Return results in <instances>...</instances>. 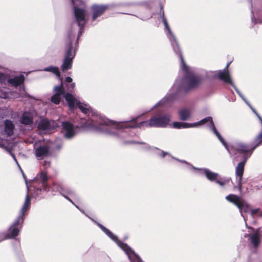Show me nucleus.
I'll return each instance as SVG.
<instances>
[{
    "mask_svg": "<svg viewBox=\"0 0 262 262\" xmlns=\"http://www.w3.org/2000/svg\"><path fill=\"white\" fill-rule=\"evenodd\" d=\"M162 21L165 27V32L171 42L174 51L176 54H179L181 59V68L185 75V77L182 80L181 83L179 82L178 80H177L171 88L172 92L171 94L165 96L159 101L154 107L163 105L174 99L176 94L180 91L183 87L186 86L188 89L194 88L198 86L201 82L200 78L195 75L192 71L190 70L189 67L186 65L182 55L181 54L180 49L176 37L171 32L167 20L164 16L162 17Z\"/></svg>",
    "mask_w": 262,
    "mask_h": 262,
    "instance_id": "1",
    "label": "nucleus"
},
{
    "mask_svg": "<svg viewBox=\"0 0 262 262\" xmlns=\"http://www.w3.org/2000/svg\"><path fill=\"white\" fill-rule=\"evenodd\" d=\"M139 116L133 118L132 119L126 121L117 122L107 119L100 114L94 116L92 118L93 121L90 125L93 127V130L101 132L106 134L115 136L118 137H121L119 134L122 133L123 129L128 128H142V127H150L149 121H142L139 123H135L130 125V123H136Z\"/></svg>",
    "mask_w": 262,
    "mask_h": 262,
    "instance_id": "2",
    "label": "nucleus"
},
{
    "mask_svg": "<svg viewBox=\"0 0 262 262\" xmlns=\"http://www.w3.org/2000/svg\"><path fill=\"white\" fill-rule=\"evenodd\" d=\"M54 91L55 94L51 98L52 102L55 104H59L61 100V96L62 95L71 110L77 106L83 113L89 116L83 126L84 127L93 130V127L90 125L93 122L92 121V118L94 116H97L98 113L94 111L89 104L80 102L79 100L72 94L69 92L66 93L62 84L55 86Z\"/></svg>",
    "mask_w": 262,
    "mask_h": 262,
    "instance_id": "3",
    "label": "nucleus"
},
{
    "mask_svg": "<svg viewBox=\"0 0 262 262\" xmlns=\"http://www.w3.org/2000/svg\"><path fill=\"white\" fill-rule=\"evenodd\" d=\"M28 192L25 198L24 204L20 211L19 214L13 224L10 227V234L5 235L4 239L13 238L15 237L19 233V228L21 227L25 216V212L28 211L31 205V197L29 195V187L27 186Z\"/></svg>",
    "mask_w": 262,
    "mask_h": 262,
    "instance_id": "4",
    "label": "nucleus"
},
{
    "mask_svg": "<svg viewBox=\"0 0 262 262\" xmlns=\"http://www.w3.org/2000/svg\"><path fill=\"white\" fill-rule=\"evenodd\" d=\"M97 224L111 239L114 241L126 253L131 262H142L140 257L128 246L119 241L115 235L103 225L99 223H97Z\"/></svg>",
    "mask_w": 262,
    "mask_h": 262,
    "instance_id": "5",
    "label": "nucleus"
},
{
    "mask_svg": "<svg viewBox=\"0 0 262 262\" xmlns=\"http://www.w3.org/2000/svg\"><path fill=\"white\" fill-rule=\"evenodd\" d=\"M73 5L74 15L78 26L80 27L78 38L82 33V28L85 24V17L87 14L84 3L81 0H71Z\"/></svg>",
    "mask_w": 262,
    "mask_h": 262,
    "instance_id": "6",
    "label": "nucleus"
},
{
    "mask_svg": "<svg viewBox=\"0 0 262 262\" xmlns=\"http://www.w3.org/2000/svg\"><path fill=\"white\" fill-rule=\"evenodd\" d=\"M68 39L66 46L64 57L61 68L63 72L71 69L72 67L73 59L75 56V49H73L72 40L75 38V35L72 33L68 34Z\"/></svg>",
    "mask_w": 262,
    "mask_h": 262,
    "instance_id": "7",
    "label": "nucleus"
},
{
    "mask_svg": "<svg viewBox=\"0 0 262 262\" xmlns=\"http://www.w3.org/2000/svg\"><path fill=\"white\" fill-rule=\"evenodd\" d=\"M262 143V130L257 136L254 141V145L251 147L249 146L246 145L241 142H237L234 145L231 146L230 149L232 150L231 154H236L235 151H239L241 153H246L250 152V155L253 150Z\"/></svg>",
    "mask_w": 262,
    "mask_h": 262,
    "instance_id": "8",
    "label": "nucleus"
},
{
    "mask_svg": "<svg viewBox=\"0 0 262 262\" xmlns=\"http://www.w3.org/2000/svg\"><path fill=\"white\" fill-rule=\"evenodd\" d=\"M48 180L47 173L43 171L38 174L34 179L32 184L35 191V195H38L40 194L42 189L49 191L47 184Z\"/></svg>",
    "mask_w": 262,
    "mask_h": 262,
    "instance_id": "9",
    "label": "nucleus"
},
{
    "mask_svg": "<svg viewBox=\"0 0 262 262\" xmlns=\"http://www.w3.org/2000/svg\"><path fill=\"white\" fill-rule=\"evenodd\" d=\"M194 124H196V127L202 125L203 124H206V126L213 133V134L217 137L220 142L223 144V145L225 147L228 151L231 154L232 150L230 149L231 146H228L225 142L224 139L221 136L220 133L216 130L214 123L212 121V118L211 117H207L205 118H204L198 121L197 122L194 123Z\"/></svg>",
    "mask_w": 262,
    "mask_h": 262,
    "instance_id": "10",
    "label": "nucleus"
},
{
    "mask_svg": "<svg viewBox=\"0 0 262 262\" xmlns=\"http://www.w3.org/2000/svg\"><path fill=\"white\" fill-rule=\"evenodd\" d=\"M226 199L228 201L234 204L238 208L241 215L244 217V220L246 221V219L242 214V211H244L245 212L249 211L250 207L247 202L241 197L232 194H230L226 196Z\"/></svg>",
    "mask_w": 262,
    "mask_h": 262,
    "instance_id": "11",
    "label": "nucleus"
},
{
    "mask_svg": "<svg viewBox=\"0 0 262 262\" xmlns=\"http://www.w3.org/2000/svg\"><path fill=\"white\" fill-rule=\"evenodd\" d=\"M171 115L165 114L160 116H154L149 120L150 127H165L170 121Z\"/></svg>",
    "mask_w": 262,
    "mask_h": 262,
    "instance_id": "12",
    "label": "nucleus"
},
{
    "mask_svg": "<svg viewBox=\"0 0 262 262\" xmlns=\"http://www.w3.org/2000/svg\"><path fill=\"white\" fill-rule=\"evenodd\" d=\"M113 5H98L94 4L91 6V10L92 16V19L93 21H95L96 19L101 16L103 13L107 9L111 7H113Z\"/></svg>",
    "mask_w": 262,
    "mask_h": 262,
    "instance_id": "13",
    "label": "nucleus"
},
{
    "mask_svg": "<svg viewBox=\"0 0 262 262\" xmlns=\"http://www.w3.org/2000/svg\"><path fill=\"white\" fill-rule=\"evenodd\" d=\"M34 149L36 157L39 159H42L48 154L50 147L45 142H39L34 144Z\"/></svg>",
    "mask_w": 262,
    "mask_h": 262,
    "instance_id": "14",
    "label": "nucleus"
},
{
    "mask_svg": "<svg viewBox=\"0 0 262 262\" xmlns=\"http://www.w3.org/2000/svg\"><path fill=\"white\" fill-rule=\"evenodd\" d=\"M24 75H21L7 80V76L5 74L0 72V82L2 83H5L7 80L8 82L10 85L14 86H17L24 83Z\"/></svg>",
    "mask_w": 262,
    "mask_h": 262,
    "instance_id": "15",
    "label": "nucleus"
},
{
    "mask_svg": "<svg viewBox=\"0 0 262 262\" xmlns=\"http://www.w3.org/2000/svg\"><path fill=\"white\" fill-rule=\"evenodd\" d=\"M56 126L57 124L54 121H49L46 119L41 120L37 126L38 129L44 133H50Z\"/></svg>",
    "mask_w": 262,
    "mask_h": 262,
    "instance_id": "16",
    "label": "nucleus"
},
{
    "mask_svg": "<svg viewBox=\"0 0 262 262\" xmlns=\"http://www.w3.org/2000/svg\"><path fill=\"white\" fill-rule=\"evenodd\" d=\"M61 132L63 136L68 139L73 138L76 134V128L71 123L66 121L62 123Z\"/></svg>",
    "mask_w": 262,
    "mask_h": 262,
    "instance_id": "17",
    "label": "nucleus"
},
{
    "mask_svg": "<svg viewBox=\"0 0 262 262\" xmlns=\"http://www.w3.org/2000/svg\"><path fill=\"white\" fill-rule=\"evenodd\" d=\"M248 152L244 153L245 154V159L244 161L239 163L236 167V175L237 177H238V180L237 182V185L240 191H242V178L244 170V166L245 163L247 159V158L251 155L250 154L248 156H246V155Z\"/></svg>",
    "mask_w": 262,
    "mask_h": 262,
    "instance_id": "18",
    "label": "nucleus"
},
{
    "mask_svg": "<svg viewBox=\"0 0 262 262\" xmlns=\"http://www.w3.org/2000/svg\"><path fill=\"white\" fill-rule=\"evenodd\" d=\"M229 64L230 63L227 64L224 70L216 71V75L219 76L220 79L223 80L226 83L230 84L234 88V86H235L232 82L229 71H228V68L229 66Z\"/></svg>",
    "mask_w": 262,
    "mask_h": 262,
    "instance_id": "19",
    "label": "nucleus"
},
{
    "mask_svg": "<svg viewBox=\"0 0 262 262\" xmlns=\"http://www.w3.org/2000/svg\"><path fill=\"white\" fill-rule=\"evenodd\" d=\"M192 111L190 108H182L178 112L180 119L183 121L188 120L191 117Z\"/></svg>",
    "mask_w": 262,
    "mask_h": 262,
    "instance_id": "20",
    "label": "nucleus"
},
{
    "mask_svg": "<svg viewBox=\"0 0 262 262\" xmlns=\"http://www.w3.org/2000/svg\"><path fill=\"white\" fill-rule=\"evenodd\" d=\"M200 171V173H204L207 179L211 181H215L219 174L213 172L207 168L198 169Z\"/></svg>",
    "mask_w": 262,
    "mask_h": 262,
    "instance_id": "21",
    "label": "nucleus"
},
{
    "mask_svg": "<svg viewBox=\"0 0 262 262\" xmlns=\"http://www.w3.org/2000/svg\"><path fill=\"white\" fill-rule=\"evenodd\" d=\"M196 124H194V123H190L181 122H174L172 124V126L176 128H187L196 127Z\"/></svg>",
    "mask_w": 262,
    "mask_h": 262,
    "instance_id": "22",
    "label": "nucleus"
},
{
    "mask_svg": "<svg viewBox=\"0 0 262 262\" xmlns=\"http://www.w3.org/2000/svg\"><path fill=\"white\" fill-rule=\"evenodd\" d=\"M22 123L26 125L31 124L33 122V116L30 112H25L20 119Z\"/></svg>",
    "mask_w": 262,
    "mask_h": 262,
    "instance_id": "23",
    "label": "nucleus"
},
{
    "mask_svg": "<svg viewBox=\"0 0 262 262\" xmlns=\"http://www.w3.org/2000/svg\"><path fill=\"white\" fill-rule=\"evenodd\" d=\"M234 90L236 92V93L238 94V95L240 96V97L244 100V101L249 106V107L252 110L253 113H254L258 118L259 119V121H260L261 123L262 124V118L261 117L257 114L256 110L251 105V104L249 103L248 100L245 98V97L244 96V95L242 94V93L237 89L236 86H234Z\"/></svg>",
    "mask_w": 262,
    "mask_h": 262,
    "instance_id": "24",
    "label": "nucleus"
},
{
    "mask_svg": "<svg viewBox=\"0 0 262 262\" xmlns=\"http://www.w3.org/2000/svg\"><path fill=\"white\" fill-rule=\"evenodd\" d=\"M14 126L12 122L10 120H6L5 122V132L8 136H11L13 134Z\"/></svg>",
    "mask_w": 262,
    "mask_h": 262,
    "instance_id": "25",
    "label": "nucleus"
},
{
    "mask_svg": "<svg viewBox=\"0 0 262 262\" xmlns=\"http://www.w3.org/2000/svg\"><path fill=\"white\" fill-rule=\"evenodd\" d=\"M249 239L253 246L256 248L259 243V234L258 232L254 233L249 236Z\"/></svg>",
    "mask_w": 262,
    "mask_h": 262,
    "instance_id": "26",
    "label": "nucleus"
},
{
    "mask_svg": "<svg viewBox=\"0 0 262 262\" xmlns=\"http://www.w3.org/2000/svg\"><path fill=\"white\" fill-rule=\"evenodd\" d=\"M43 71L46 72H50L54 74H55L58 77H60V73L59 70V69L57 67L54 66H50L47 68H45Z\"/></svg>",
    "mask_w": 262,
    "mask_h": 262,
    "instance_id": "27",
    "label": "nucleus"
},
{
    "mask_svg": "<svg viewBox=\"0 0 262 262\" xmlns=\"http://www.w3.org/2000/svg\"><path fill=\"white\" fill-rule=\"evenodd\" d=\"M230 180V178H228L223 180H215V182L221 186H224L228 183Z\"/></svg>",
    "mask_w": 262,
    "mask_h": 262,
    "instance_id": "28",
    "label": "nucleus"
},
{
    "mask_svg": "<svg viewBox=\"0 0 262 262\" xmlns=\"http://www.w3.org/2000/svg\"><path fill=\"white\" fill-rule=\"evenodd\" d=\"M66 191H67V193L68 194L70 195L71 196H73L75 198H78V196L77 195V194H76L75 191L72 189L67 188Z\"/></svg>",
    "mask_w": 262,
    "mask_h": 262,
    "instance_id": "29",
    "label": "nucleus"
},
{
    "mask_svg": "<svg viewBox=\"0 0 262 262\" xmlns=\"http://www.w3.org/2000/svg\"><path fill=\"white\" fill-rule=\"evenodd\" d=\"M0 97L2 98H7L9 97V93L6 92H3L0 90Z\"/></svg>",
    "mask_w": 262,
    "mask_h": 262,
    "instance_id": "30",
    "label": "nucleus"
},
{
    "mask_svg": "<svg viewBox=\"0 0 262 262\" xmlns=\"http://www.w3.org/2000/svg\"><path fill=\"white\" fill-rule=\"evenodd\" d=\"M259 211H260L259 208H256V209H252L251 211V215L253 216L256 214L258 213L259 212Z\"/></svg>",
    "mask_w": 262,
    "mask_h": 262,
    "instance_id": "31",
    "label": "nucleus"
},
{
    "mask_svg": "<svg viewBox=\"0 0 262 262\" xmlns=\"http://www.w3.org/2000/svg\"><path fill=\"white\" fill-rule=\"evenodd\" d=\"M62 194V195H63V196L66 199H67L68 200H69V201L70 202H71V203H72L74 205H75V206L76 207V208H78V209H79L77 205H76L74 203V202H73V201H72V200H71L69 198H68L67 196H66V195H64V194Z\"/></svg>",
    "mask_w": 262,
    "mask_h": 262,
    "instance_id": "32",
    "label": "nucleus"
},
{
    "mask_svg": "<svg viewBox=\"0 0 262 262\" xmlns=\"http://www.w3.org/2000/svg\"><path fill=\"white\" fill-rule=\"evenodd\" d=\"M75 83H72L68 87V89L70 91H71L72 90L74 89V88H75Z\"/></svg>",
    "mask_w": 262,
    "mask_h": 262,
    "instance_id": "33",
    "label": "nucleus"
},
{
    "mask_svg": "<svg viewBox=\"0 0 262 262\" xmlns=\"http://www.w3.org/2000/svg\"><path fill=\"white\" fill-rule=\"evenodd\" d=\"M144 148L147 150H155V149H157V148H155V147H150L148 145H145V146H144Z\"/></svg>",
    "mask_w": 262,
    "mask_h": 262,
    "instance_id": "34",
    "label": "nucleus"
},
{
    "mask_svg": "<svg viewBox=\"0 0 262 262\" xmlns=\"http://www.w3.org/2000/svg\"><path fill=\"white\" fill-rule=\"evenodd\" d=\"M177 160L181 162H182V163H186V164H187L188 166H189V167H191L192 169H198L197 168H196L195 167H193V166H191V165H190L188 163H187L186 161H182V160H180L179 159H177Z\"/></svg>",
    "mask_w": 262,
    "mask_h": 262,
    "instance_id": "35",
    "label": "nucleus"
},
{
    "mask_svg": "<svg viewBox=\"0 0 262 262\" xmlns=\"http://www.w3.org/2000/svg\"><path fill=\"white\" fill-rule=\"evenodd\" d=\"M65 81L67 83H72L73 80L72 78L70 77H67L66 78Z\"/></svg>",
    "mask_w": 262,
    "mask_h": 262,
    "instance_id": "36",
    "label": "nucleus"
},
{
    "mask_svg": "<svg viewBox=\"0 0 262 262\" xmlns=\"http://www.w3.org/2000/svg\"><path fill=\"white\" fill-rule=\"evenodd\" d=\"M9 153L10 154V155L12 156V157H13V159L14 160V161H15L16 162V163H17V165H18V166H19V164H18V162H17V160H16V158H15V156H14V155L12 152H11L10 151H9Z\"/></svg>",
    "mask_w": 262,
    "mask_h": 262,
    "instance_id": "37",
    "label": "nucleus"
},
{
    "mask_svg": "<svg viewBox=\"0 0 262 262\" xmlns=\"http://www.w3.org/2000/svg\"><path fill=\"white\" fill-rule=\"evenodd\" d=\"M20 93L18 95V96H23L25 94V90L23 88V89L20 90Z\"/></svg>",
    "mask_w": 262,
    "mask_h": 262,
    "instance_id": "38",
    "label": "nucleus"
},
{
    "mask_svg": "<svg viewBox=\"0 0 262 262\" xmlns=\"http://www.w3.org/2000/svg\"><path fill=\"white\" fill-rule=\"evenodd\" d=\"M167 154H168L167 152L162 151L161 156H162V157L164 158L165 156V155H167Z\"/></svg>",
    "mask_w": 262,
    "mask_h": 262,
    "instance_id": "39",
    "label": "nucleus"
},
{
    "mask_svg": "<svg viewBox=\"0 0 262 262\" xmlns=\"http://www.w3.org/2000/svg\"><path fill=\"white\" fill-rule=\"evenodd\" d=\"M61 190H62V188L60 186H59V188H57V191H60Z\"/></svg>",
    "mask_w": 262,
    "mask_h": 262,
    "instance_id": "40",
    "label": "nucleus"
},
{
    "mask_svg": "<svg viewBox=\"0 0 262 262\" xmlns=\"http://www.w3.org/2000/svg\"><path fill=\"white\" fill-rule=\"evenodd\" d=\"M0 147H4V146L3 145L0 144Z\"/></svg>",
    "mask_w": 262,
    "mask_h": 262,
    "instance_id": "41",
    "label": "nucleus"
},
{
    "mask_svg": "<svg viewBox=\"0 0 262 262\" xmlns=\"http://www.w3.org/2000/svg\"><path fill=\"white\" fill-rule=\"evenodd\" d=\"M6 150H8V151H10L8 148H6Z\"/></svg>",
    "mask_w": 262,
    "mask_h": 262,
    "instance_id": "42",
    "label": "nucleus"
}]
</instances>
